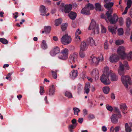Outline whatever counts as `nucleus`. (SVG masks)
<instances>
[{"mask_svg":"<svg viewBox=\"0 0 132 132\" xmlns=\"http://www.w3.org/2000/svg\"><path fill=\"white\" fill-rule=\"evenodd\" d=\"M109 68L106 67L104 68L103 74L101 76L100 80L105 85H108L111 83L110 80L109 78V76L108 74Z\"/></svg>","mask_w":132,"mask_h":132,"instance_id":"obj_1","label":"nucleus"},{"mask_svg":"<svg viewBox=\"0 0 132 132\" xmlns=\"http://www.w3.org/2000/svg\"><path fill=\"white\" fill-rule=\"evenodd\" d=\"M121 80L123 84L126 88H128V84L132 85V81L131 78L128 75L122 76Z\"/></svg>","mask_w":132,"mask_h":132,"instance_id":"obj_2","label":"nucleus"},{"mask_svg":"<svg viewBox=\"0 0 132 132\" xmlns=\"http://www.w3.org/2000/svg\"><path fill=\"white\" fill-rule=\"evenodd\" d=\"M113 10L111 12H107L106 14L107 16L108 19L109 21L110 22L111 24H115L117 22V21L118 18L116 14H114L112 17H111V14L112 13Z\"/></svg>","mask_w":132,"mask_h":132,"instance_id":"obj_3","label":"nucleus"},{"mask_svg":"<svg viewBox=\"0 0 132 132\" xmlns=\"http://www.w3.org/2000/svg\"><path fill=\"white\" fill-rule=\"evenodd\" d=\"M89 30H92L94 34H98L99 33L98 25L96 23L94 20H92L89 27Z\"/></svg>","mask_w":132,"mask_h":132,"instance_id":"obj_4","label":"nucleus"},{"mask_svg":"<svg viewBox=\"0 0 132 132\" xmlns=\"http://www.w3.org/2000/svg\"><path fill=\"white\" fill-rule=\"evenodd\" d=\"M61 42L63 44L67 45L70 43L72 39L70 36L68 34H65L62 36L61 39Z\"/></svg>","mask_w":132,"mask_h":132,"instance_id":"obj_5","label":"nucleus"},{"mask_svg":"<svg viewBox=\"0 0 132 132\" xmlns=\"http://www.w3.org/2000/svg\"><path fill=\"white\" fill-rule=\"evenodd\" d=\"M94 8V7L93 5L89 3L87 4L85 7L82 10L81 12L84 14H90V10H93Z\"/></svg>","mask_w":132,"mask_h":132,"instance_id":"obj_6","label":"nucleus"},{"mask_svg":"<svg viewBox=\"0 0 132 132\" xmlns=\"http://www.w3.org/2000/svg\"><path fill=\"white\" fill-rule=\"evenodd\" d=\"M125 50V47L122 46L119 47L117 49V53L122 59H125V57L126 56Z\"/></svg>","mask_w":132,"mask_h":132,"instance_id":"obj_7","label":"nucleus"},{"mask_svg":"<svg viewBox=\"0 0 132 132\" xmlns=\"http://www.w3.org/2000/svg\"><path fill=\"white\" fill-rule=\"evenodd\" d=\"M69 50L67 48H65L61 51L59 58L62 60H66L68 57Z\"/></svg>","mask_w":132,"mask_h":132,"instance_id":"obj_8","label":"nucleus"},{"mask_svg":"<svg viewBox=\"0 0 132 132\" xmlns=\"http://www.w3.org/2000/svg\"><path fill=\"white\" fill-rule=\"evenodd\" d=\"M108 73V76L110 77L111 80L112 81H116L118 80V76L116 75L113 71L109 69Z\"/></svg>","mask_w":132,"mask_h":132,"instance_id":"obj_9","label":"nucleus"},{"mask_svg":"<svg viewBox=\"0 0 132 132\" xmlns=\"http://www.w3.org/2000/svg\"><path fill=\"white\" fill-rule=\"evenodd\" d=\"M119 60V57L118 55L116 54H114L110 56L109 61L112 63H116Z\"/></svg>","mask_w":132,"mask_h":132,"instance_id":"obj_10","label":"nucleus"},{"mask_svg":"<svg viewBox=\"0 0 132 132\" xmlns=\"http://www.w3.org/2000/svg\"><path fill=\"white\" fill-rule=\"evenodd\" d=\"M103 56L100 57H94L92 59V61L93 63L96 65L98 64L100 61H102L103 60Z\"/></svg>","mask_w":132,"mask_h":132,"instance_id":"obj_11","label":"nucleus"},{"mask_svg":"<svg viewBox=\"0 0 132 132\" xmlns=\"http://www.w3.org/2000/svg\"><path fill=\"white\" fill-rule=\"evenodd\" d=\"M125 126L126 132H131L132 131V122H130L125 123Z\"/></svg>","mask_w":132,"mask_h":132,"instance_id":"obj_12","label":"nucleus"},{"mask_svg":"<svg viewBox=\"0 0 132 132\" xmlns=\"http://www.w3.org/2000/svg\"><path fill=\"white\" fill-rule=\"evenodd\" d=\"M78 57V53L76 52L73 53L71 54L69 57L71 60L73 62H76Z\"/></svg>","mask_w":132,"mask_h":132,"instance_id":"obj_13","label":"nucleus"},{"mask_svg":"<svg viewBox=\"0 0 132 132\" xmlns=\"http://www.w3.org/2000/svg\"><path fill=\"white\" fill-rule=\"evenodd\" d=\"M92 76L95 78L96 80H97L99 77V73L98 70L96 69L93 70L91 73Z\"/></svg>","mask_w":132,"mask_h":132,"instance_id":"obj_14","label":"nucleus"},{"mask_svg":"<svg viewBox=\"0 0 132 132\" xmlns=\"http://www.w3.org/2000/svg\"><path fill=\"white\" fill-rule=\"evenodd\" d=\"M78 72L77 70H72L70 73V76L72 79H74L78 76Z\"/></svg>","mask_w":132,"mask_h":132,"instance_id":"obj_15","label":"nucleus"},{"mask_svg":"<svg viewBox=\"0 0 132 132\" xmlns=\"http://www.w3.org/2000/svg\"><path fill=\"white\" fill-rule=\"evenodd\" d=\"M88 47V45L86 43L83 42L81 43L80 46V50L81 51H85L87 49Z\"/></svg>","mask_w":132,"mask_h":132,"instance_id":"obj_16","label":"nucleus"},{"mask_svg":"<svg viewBox=\"0 0 132 132\" xmlns=\"http://www.w3.org/2000/svg\"><path fill=\"white\" fill-rule=\"evenodd\" d=\"M117 28V27L116 26H109L108 27V30L112 34L115 35L116 34Z\"/></svg>","mask_w":132,"mask_h":132,"instance_id":"obj_17","label":"nucleus"},{"mask_svg":"<svg viewBox=\"0 0 132 132\" xmlns=\"http://www.w3.org/2000/svg\"><path fill=\"white\" fill-rule=\"evenodd\" d=\"M40 12L41 15H49V13H47L46 14V9L45 6L42 5L41 6L40 8Z\"/></svg>","mask_w":132,"mask_h":132,"instance_id":"obj_18","label":"nucleus"},{"mask_svg":"<svg viewBox=\"0 0 132 132\" xmlns=\"http://www.w3.org/2000/svg\"><path fill=\"white\" fill-rule=\"evenodd\" d=\"M131 0H128L127 3V6L126 7L124 12L122 13V14H125L127 13L128 9L131 6Z\"/></svg>","mask_w":132,"mask_h":132,"instance_id":"obj_19","label":"nucleus"},{"mask_svg":"<svg viewBox=\"0 0 132 132\" xmlns=\"http://www.w3.org/2000/svg\"><path fill=\"white\" fill-rule=\"evenodd\" d=\"M111 122L114 124L117 123L118 122V119L117 117V115L113 114L110 117Z\"/></svg>","mask_w":132,"mask_h":132,"instance_id":"obj_20","label":"nucleus"},{"mask_svg":"<svg viewBox=\"0 0 132 132\" xmlns=\"http://www.w3.org/2000/svg\"><path fill=\"white\" fill-rule=\"evenodd\" d=\"M114 4V3L113 2H110L108 3H106L104 4V6L108 10H111V11H109L110 12H111L112 9L113 10V9H111V8L113 6Z\"/></svg>","mask_w":132,"mask_h":132,"instance_id":"obj_21","label":"nucleus"},{"mask_svg":"<svg viewBox=\"0 0 132 132\" xmlns=\"http://www.w3.org/2000/svg\"><path fill=\"white\" fill-rule=\"evenodd\" d=\"M126 58L128 61H132V51H130L127 54H126L125 59Z\"/></svg>","mask_w":132,"mask_h":132,"instance_id":"obj_22","label":"nucleus"},{"mask_svg":"<svg viewBox=\"0 0 132 132\" xmlns=\"http://www.w3.org/2000/svg\"><path fill=\"white\" fill-rule=\"evenodd\" d=\"M90 84L89 82H87L85 84V93L88 94L89 93L90 90Z\"/></svg>","mask_w":132,"mask_h":132,"instance_id":"obj_23","label":"nucleus"},{"mask_svg":"<svg viewBox=\"0 0 132 132\" xmlns=\"http://www.w3.org/2000/svg\"><path fill=\"white\" fill-rule=\"evenodd\" d=\"M65 9L64 12L66 13H68L72 8V5H67L65 6Z\"/></svg>","mask_w":132,"mask_h":132,"instance_id":"obj_24","label":"nucleus"},{"mask_svg":"<svg viewBox=\"0 0 132 132\" xmlns=\"http://www.w3.org/2000/svg\"><path fill=\"white\" fill-rule=\"evenodd\" d=\"M69 16L71 19L74 20L75 19L76 17L77 14L76 13L71 12L69 14Z\"/></svg>","mask_w":132,"mask_h":132,"instance_id":"obj_25","label":"nucleus"},{"mask_svg":"<svg viewBox=\"0 0 132 132\" xmlns=\"http://www.w3.org/2000/svg\"><path fill=\"white\" fill-rule=\"evenodd\" d=\"M95 9L97 11H101L103 10L102 9L101 4L99 3H97L95 4Z\"/></svg>","mask_w":132,"mask_h":132,"instance_id":"obj_26","label":"nucleus"},{"mask_svg":"<svg viewBox=\"0 0 132 132\" xmlns=\"http://www.w3.org/2000/svg\"><path fill=\"white\" fill-rule=\"evenodd\" d=\"M54 87V85H52L49 90V95H53L54 94L55 90Z\"/></svg>","mask_w":132,"mask_h":132,"instance_id":"obj_27","label":"nucleus"},{"mask_svg":"<svg viewBox=\"0 0 132 132\" xmlns=\"http://www.w3.org/2000/svg\"><path fill=\"white\" fill-rule=\"evenodd\" d=\"M132 23L131 19L129 18H128L126 19V24L127 27L129 28L130 26Z\"/></svg>","mask_w":132,"mask_h":132,"instance_id":"obj_28","label":"nucleus"},{"mask_svg":"<svg viewBox=\"0 0 132 132\" xmlns=\"http://www.w3.org/2000/svg\"><path fill=\"white\" fill-rule=\"evenodd\" d=\"M102 90L104 93L108 94L109 92L110 89L108 86H106L103 87V88Z\"/></svg>","mask_w":132,"mask_h":132,"instance_id":"obj_29","label":"nucleus"},{"mask_svg":"<svg viewBox=\"0 0 132 132\" xmlns=\"http://www.w3.org/2000/svg\"><path fill=\"white\" fill-rule=\"evenodd\" d=\"M88 43L91 46L95 45V43L94 40L92 38H89L88 39Z\"/></svg>","mask_w":132,"mask_h":132,"instance_id":"obj_30","label":"nucleus"},{"mask_svg":"<svg viewBox=\"0 0 132 132\" xmlns=\"http://www.w3.org/2000/svg\"><path fill=\"white\" fill-rule=\"evenodd\" d=\"M118 34L119 36H121L124 34V31L122 28H120L117 29Z\"/></svg>","mask_w":132,"mask_h":132,"instance_id":"obj_31","label":"nucleus"},{"mask_svg":"<svg viewBox=\"0 0 132 132\" xmlns=\"http://www.w3.org/2000/svg\"><path fill=\"white\" fill-rule=\"evenodd\" d=\"M41 47L42 48L44 49H45L47 48V45L46 42L45 40H43L41 44Z\"/></svg>","mask_w":132,"mask_h":132,"instance_id":"obj_32","label":"nucleus"},{"mask_svg":"<svg viewBox=\"0 0 132 132\" xmlns=\"http://www.w3.org/2000/svg\"><path fill=\"white\" fill-rule=\"evenodd\" d=\"M62 21V19L60 18L56 20L55 21V24L56 26H58L61 24Z\"/></svg>","mask_w":132,"mask_h":132,"instance_id":"obj_33","label":"nucleus"},{"mask_svg":"<svg viewBox=\"0 0 132 132\" xmlns=\"http://www.w3.org/2000/svg\"><path fill=\"white\" fill-rule=\"evenodd\" d=\"M51 27L50 26H45L44 28L45 32L46 34L49 33L51 30Z\"/></svg>","mask_w":132,"mask_h":132,"instance_id":"obj_34","label":"nucleus"},{"mask_svg":"<svg viewBox=\"0 0 132 132\" xmlns=\"http://www.w3.org/2000/svg\"><path fill=\"white\" fill-rule=\"evenodd\" d=\"M84 51H80L79 53L80 57L82 59L84 58L86 56L85 54L83 52Z\"/></svg>","mask_w":132,"mask_h":132,"instance_id":"obj_35","label":"nucleus"},{"mask_svg":"<svg viewBox=\"0 0 132 132\" xmlns=\"http://www.w3.org/2000/svg\"><path fill=\"white\" fill-rule=\"evenodd\" d=\"M120 109L123 110H126L127 109V106L125 104H122L120 105Z\"/></svg>","mask_w":132,"mask_h":132,"instance_id":"obj_36","label":"nucleus"},{"mask_svg":"<svg viewBox=\"0 0 132 132\" xmlns=\"http://www.w3.org/2000/svg\"><path fill=\"white\" fill-rule=\"evenodd\" d=\"M65 96L68 98H70L72 97V94L70 92H66L65 93Z\"/></svg>","mask_w":132,"mask_h":132,"instance_id":"obj_37","label":"nucleus"},{"mask_svg":"<svg viewBox=\"0 0 132 132\" xmlns=\"http://www.w3.org/2000/svg\"><path fill=\"white\" fill-rule=\"evenodd\" d=\"M124 43L123 40H118L116 41V45H119L123 44Z\"/></svg>","mask_w":132,"mask_h":132,"instance_id":"obj_38","label":"nucleus"},{"mask_svg":"<svg viewBox=\"0 0 132 132\" xmlns=\"http://www.w3.org/2000/svg\"><path fill=\"white\" fill-rule=\"evenodd\" d=\"M52 50L55 52L56 54L59 53L60 51L59 48L57 46L55 47Z\"/></svg>","mask_w":132,"mask_h":132,"instance_id":"obj_39","label":"nucleus"},{"mask_svg":"<svg viewBox=\"0 0 132 132\" xmlns=\"http://www.w3.org/2000/svg\"><path fill=\"white\" fill-rule=\"evenodd\" d=\"M0 41L3 44H7L8 43V41L5 38H0Z\"/></svg>","mask_w":132,"mask_h":132,"instance_id":"obj_40","label":"nucleus"},{"mask_svg":"<svg viewBox=\"0 0 132 132\" xmlns=\"http://www.w3.org/2000/svg\"><path fill=\"white\" fill-rule=\"evenodd\" d=\"M73 110L74 111V114L75 115H78V113L80 111V110L78 108H74L73 109Z\"/></svg>","mask_w":132,"mask_h":132,"instance_id":"obj_41","label":"nucleus"},{"mask_svg":"<svg viewBox=\"0 0 132 132\" xmlns=\"http://www.w3.org/2000/svg\"><path fill=\"white\" fill-rule=\"evenodd\" d=\"M101 32L102 33H105L106 31V29L105 27L102 25H101Z\"/></svg>","mask_w":132,"mask_h":132,"instance_id":"obj_42","label":"nucleus"},{"mask_svg":"<svg viewBox=\"0 0 132 132\" xmlns=\"http://www.w3.org/2000/svg\"><path fill=\"white\" fill-rule=\"evenodd\" d=\"M106 108L108 110L110 111H112L113 110L112 107L108 104H107L106 105Z\"/></svg>","mask_w":132,"mask_h":132,"instance_id":"obj_43","label":"nucleus"},{"mask_svg":"<svg viewBox=\"0 0 132 132\" xmlns=\"http://www.w3.org/2000/svg\"><path fill=\"white\" fill-rule=\"evenodd\" d=\"M119 66L118 69L124 70L125 63H122L121 62L119 63Z\"/></svg>","mask_w":132,"mask_h":132,"instance_id":"obj_44","label":"nucleus"},{"mask_svg":"<svg viewBox=\"0 0 132 132\" xmlns=\"http://www.w3.org/2000/svg\"><path fill=\"white\" fill-rule=\"evenodd\" d=\"M118 73L121 76H124L123 75L125 73V71L124 70H118Z\"/></svg>","mask_w":132,"mask_h":132,"instance_id":"obj_45","label":"nucleus"},{"mask_svg":"<svg viewBox=\"0 0 132 132\" xmlns=\"http://www.w3.org/2000/svg\"><path fill=\"white\" fill-rule=\"evenodd\" d=\"M67 23L62 24L61 27L62 30L64 31L67 28Z\"/></svg>","mask_w":132,"mask_h":132,"instance_id":"obj_46","label":"nucleus"},{"mask_svg":"<svg viewBox=\"0 0 132 132\" xmlns=\"http://www.w3.org/2000/svg\"><path fill=\"white\" fill-rule=\"evenodd\" d=\"M52 75L53 78L54 79H56L57 77V76L56 74V72H55L53 71H52Z\"/></svg>","mask_w":132,"mask_h":132,"instance_id":"obj_47","label":"nucleus"},{"mask_svg":"<svg viewBox=\"0 0 132 132\" xmlns=\"http://www.w3.org/2000/svg\"><path fill=\"white\" fill-rule=\"evenodd\" d=\"M114 110L116 113H117L118 115H120L121 116L120 114V112L118 108L115 107Z\"/></svg>","mask_w":132,"mask_h":132,"instance_id":"obj_48","label":"nucleus"},{"mask_svg":"<svg viewBox=\"0 0 132 132\" xmlns=\"http://www.w3.org/2000/svg\"><path fill=\"white\" fill-rule=\"evenodd\" d=\"M88 117L89 120H91L95 118V116L93 114H90L88 115Z\"/></svg>","mask_w":132,"mask_h":132,"instance_id":"obj_49","label":"nucleus"},{"mask_svg":"<svg viewBox=\"0 0 132 132\" xmlns=\"http://www.w3.org/2000/svg\"><path fill=\"white\" fill-rule=\"evenodd\" d=\"M125 67L126 69L127 70H129V67L128 65V63L127 62H126L124 64Z\"/></svg>","mask_w":132,"mask_h":132,"instance_id":"obj_50","label":"nucleus"},{"mask_svg":"<svg viewBox=\"0 0 132 132\" xmlns=\"http://www.w3.org/2000/svg\"><path fill=\"white\" fill-rule=\"evenodd\" d=\"M120 129V127L119 126H117L116 127L114 128V130H115V132H118Z\"/></svg>","mask_w":132,"mask_h":132,"instance_id":"obj_51","label":"nucleus"},{"mask_svg":"<svg viewBox=\"0 0 132 132\" xmlns=\"http://www.w3.org/2000/svg\"><path fill=\"white\" fill-rule=\"evenodd\" d=\"M102 130L103 132H106L107 130V129L105 126H104L102 127Z\"/></svg>","mask_w":132,"mask_h":132,"instance_id":"obj_52","label":"nucleus"},{"mask_svg":"<svg viewBox=\"0 0 132 132\" xmlns=\"http://www.w3.org/2000/svg\"><path fill=\"white\" fill-rule=\"evenodd\" d=\"M40 93L41 95H43L44 93L43 87L42 86L40 87Z\"/></svg>","mask_w":132,"mask_h":132,"instance_id":"obj_53","label":"nucleus"},{"mask_svg":"<svg viewBox=\"0 0 132 132\" xmlns=\"http://www.w3.org/2000/svg\"><path fill=\"white\" fill-rule=\"evenodd\" d=\"M104 48L105 49L108 50L109 48L107 42H105L104 44Z\"/></svg>","mask_w":132,"mask_h":132,"instance_id":"obj_54","label":"nucleus"},{"mask_svg":"<svg viewBox=\"0 0 132 132\" xmlns=\"http://www.w3.org/2000/svg\"><path fill=\"white\" fill-rule=\"evenodd\" d=\"M81 33V31L79 29H78L76 31L75 33V35H79Z\"/></svg>","mask_w":132,"mask_h":132,"instance_id":"obj_55","label":"nucleus"},{"mask_svg":"<svg viewBox=\"0 0 132 132\" xmlns=\"http://www.w3.org/2000/svg\"><path fill=\"white\" fill-rule=\"evenodd\" d=\"M75 38L76 40L78 41H80V38L78 35H75Z\"/></svg>","mask_w":132,"mask_h":132,"instance_id":"obj_56","label":"nucleus"},{"mask_svg":"<svg viewBox=\"0 0 132 132\" xmlns=\"http://www.w3.org/2000/svg\"><path fill=\"white\" fill-rule=\"evenodd\" d=\"M50 54L52 56H54L56 55L55 52L53 50H52L50 52Z\"/></svg>","mask_w":132,"mask_h":132,"instance_id":"obj_57","label":"nucleus"},{"mask_svg":"<svg viewBox=\"0 0 132 132\" xmlns=\"http://www.w3.org/2000/svg\"><path fill=\"white\" fill-rule=\"evenodd\" d=\"M13 15H14L13 17L15 19H16L18 16V13L17 12H16L14 13H13Z\"/></svg>","mask_w":132,"mask_h":132,"instance_id":"obj_58","label":"nucleus"},{"mask_svg":"<svg viewBox=\"0 0 132 132\" xmlns=\"http://www.w3.org/2000/svg\"><path fill=\"white\" fill-rule=\"evenodd\" d=\"M83 114L84 115V116H85L87 115V111L86 109H84L83 110Z\"/></svg>","mask_w":132,"mask_h":132,"instance_id":"obj_59","label":"nucleus"},{"mask_svg":"<svg viewBox=\"0 0 132 132\" xmlns=\"http://www.w3.org/2000/svg\"><path fill=\"white\" fill-rule=\"evenodd\" d=\"M119 23L120 25L122 26L123 23V21L122 19H120L119 21Z\"/></svg>","mask_w":132,"mask_h":132,"instance_id":"obj_60","label":"nucleus"},{"mask_svg":"<svg viewBox=\"0 0 132 132\" xmlns=\"http://www.w3.org/2000/svg\"><path fill=\"white\" fill-rule=\"evenodd\" d=\"M83 119L82 118H79L78 120V122L80 123H82V122H83Z\"/></svg>","mask_w":132,"mask_h":132,"instance_id":"obj_61","label":"nucleus"},{"mask_svg":"<svg viewBox=\"0 0 132 132\" xmlns=\"http://www.w3.org/2000/svg\"><path fill=\"white\" fill-rule=\"evenodd\" d=\"M114 128L113 126H112L111 127L110 129V132H114Z\"/></svg>","mask_w":132,"mask_h":132,"instance_id":"obj_62","label":"nucleus"},{"mask_svg":"<svg viewBox=\"0 0 132 132\" xmlns=\"http://www.w3.org/2000/svg\"><path fill=\"white\" fill-rule=\"evenodd\" d=\"M53 39L55 41H57L58 40L57 37L55 36H53Z\"/></svg>","mask_w":132,"mask_h":132,"instance_id":"obj_63","label":"nucleus"},{"mask_svg":"<svg viewBox=\"0 0 132 132\" xmlns=\"http://www.w3.org/2000/svg\"><path fill=\"white\" fill-rule=\"evenodd\" d=\"M75 128V127L74 126L72 125H70L69 127V128H70L71 129L74 128Z\"/></svg>","mask_w":132,"mask_h":132,"instance_id":"obj_64","label":"nucleus"}]
</instances>
